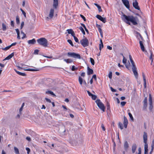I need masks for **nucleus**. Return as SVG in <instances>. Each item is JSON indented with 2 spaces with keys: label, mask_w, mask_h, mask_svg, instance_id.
Returning <instances> with one entry per match:
<instances>
[{
  "label": "nucleus",
  "mask_w": 154,
  "mask_h": 154,
  "mask_svg": "<svg viewBox=\"0 0 154 154\" xmlns=\"http://www.w3.org/2000/svg\"><path fill=\"white\" fill-rule=\"evenodd\" d=\"M122 18H124L127 21H125L127 23L130 25V23L129 22L130 21L134 25L137 24V21H138V19L137 17H134L132 16H127L125 14L122 15Z\"/></svg>",
  "instance_id": "nucleus-1"
},
{
  "label": "nucleus",
  "mask_w": 154,
  "mask_h": 154,
  "mask_svg": "<svg viewBox=\"0 0 154 154\" xmlns=\"http://www.w3.org/2000/svg\"><path fill=\"white\" fill-rule=\"evenodd\" d=\"M129 57L132 65V71L135 78H137L138 77V73L134 61L132 59V57L131 55H129Z\"/></svg>",
  "instance_id": "nucleus-2"
},
{
  "label": "nucleus",
  "mask_w": 154,
  "mask_h": 154,
  "mask_svg": "<svg viewBox=\"0 0 154 154\" xmlns=\"http://www.w3.org/2000/svg\"><path fill=\"white\" fill-rule=\"evenodd\" d=\"M37 42L39 45L45 47H46L48 45V41L44 38H41L37 40Z\"/></svg>",
  "instance_id": "nucleus-3"
},
{
  "label": "nucleus",
  "mask_w": 154,
  "mask_h": 154,
  "mask_svg": "<svg viewBox=\"0 0 154 154\" xmlns=\"http://www.w3.org/2000/svg\"><path fill=\"white\" fill-rule=\"evenodd\" d=\"M96 103H97L98 106L100 109L103 112L105 111V107L103 103L101 102L100 99H97L95 101Z\"/></svg>",
  "instance_id": "nucleus-4"
},
{
  "label": "nucleus",
  "mask_w": 154,
  "mask_h": 154,
  "mask_svg": "<svg viewBox=\"0 0 154 154\" xmlns=\"http://www.w3.org/2000/svg\"><path fill=\"white\" fill-rule=\"evenodd\" d=\"M67 55L69 57L78 59H81V56L80 54L74 52H68L67 54Z\"/></svg>",
  "instance_id": "nucleus-5"
},
{
  "label": "nucleus",
  "mask_w": 154,
  "mask_h": 154,
  "mask_svg": "<svg viewBox=\"0 0 154 154\" xmlns=\"http://www.w3.org/2000/svg\"><path fill=\"white\" fill-rule=\"evenodd\" d=\"M80 42L82 45L84 47L87 46L89 45V42L86 38L81 40Z\"/></svg>",
  "instance_id": "nucleus-6"
},
{
  "label": "nucleus",
  "mask_w": 154,
  "mask_h": 154,
  "mask_svg": "<svg viewBox=\"0 0 154 154\" xmlns=\"http://www.w3.org/2000/svg\"><path fill=\"white\" fill-rule=\"evenodd\" d=\"M149 109L150 111H151L153 108L152 101V97L150 94L149 95Z\"/></svg>",
  "instance_id": "nucleus-7"
},
{
  "label": "nucleus",
  "mask_w": 154,
  "mask_h": 154,
  "mask_svg": "<svg viewBox=\"0 0 154 154\" xmlns=\"http://www.w3.org/2000/svg\"><path fill=\"white\" fill-rule=\"evenodd\" d=\"M122 1L125 7L127 9H129L130 5L128 1V0H122Z\"/></svg>",
  "instance_id": "nucleus-8"
},
{
  "label": "nucleus",
  "mask_w": 154,
  "mask_h": 154,
  "mask_svg": "<svg viewBox=\"0 0 154 154\" xmlns=\"http://www.w3.org/2000/svg\"><path fill=\"white\" fill-rule=\"evenodd\" d=\"M96 17L100 20L105 23L106 22V18L104 17H103L99 15H97L96 16Z\"/></svg>",
  "instance_id": "nucleus-9"
},
{
  "label": "nucleus",
  "mask_w": 154,
  "mask_h": 154,
  "mask_svg": "<svg viewBox=\"0 0 154 154\" xmlns=\"http://www.w3.org/2000/svg\"><path fill=\"white\" fill-rule=\"evenodd\" d=\"M133 7L136 9L138 10H140V7L138 6V3L136 0L133 2Z\"/></svg>",
  "instance_id": "nucleus-10"
},
{
  "label": "nucleus",
  "mask_w": 154,
  "mask_h": 154,
  "mask_svg": "<svg viewBox=\"0 0 154 154\" xmlns=\"http://www.w3.org/2000/svg\"><path fill=\"white\" fill-rule=\"evenodd\" d=\"M143 142L145 143L144 145L147 144V133L146 132H144L143 133Z\"/></svg>",
  "instance_id": "nucleus-11"
},
{
  "label": "nucleus",
  "mask_w": 154,
  "mask_h": 154,
  "mask_svg": "<svg viewBox=\"0 0 154 154\" xmlns=\"http://www.w3.org/2000/svg\"><path fill=\"white\" fill-rule=\"evenodd\" d=\"M128 123V119H127L126 117L124 116V122L123 124L124 125V127L125 128H126L127 127V125Z\"/></svg>",
  "instance_id": "nucleus-12"
},
{
  "label": "nucleus",
  "mask_w": 154,
  "mask_h": 154,
  "mask_svg": "<svg viewBox=\"0 0 154 154\" xmlns=\"http://www.w3.org/2000/svg\"><path fill=\"white\" fill-rule=\"evenodd\" d=\"M54 9L52 8L51 9L49 15V19H51L54 16Z\"/></svg>",
  "instance_id": "nucleus-13"
},
{
  "label": "nucleus",
  "mask_w": 154,
  "mask_h": 154,
  "mask_svg": "<svg viewBox=\"0 0 154 154\" xmlns=\"http://www.w3.org/2000/svg\"><path fill=\"white\" fill-rule=\"evenodd\" d=\"M58 6V0H53V7L56 9Z\"/></svg>",
  "instance_id": "nucleus-14"
},
{
  "label": "nucleus",
  "mask_w": 154,
  "mask_h": 154,
  "mask_svg": "<svg viewBox=\"0 0 154 154\" xmlns=\"http://www.w3.org/2000/svg\"><path fill=\"white\" fill-rule=\"evenodd\" d=\"M139 43L141 50L143 51H145V49L142 41H140Z\"/></svg>",
  "instance_id": "nucleus-15"
},
{
  "label": "nucleus",
  "mask_w": 154,
  "mask_h": 154,
  "mask_svg": "<svg viewBox=\"0 0 154 154\" xmlns=\"http://www.w3.org/2000/svg\"><path fill=\"white\" fill-rule=\"evenodd\" d=\"M87 74L88 75H90L91 74H93V70L89 68V67L88 66L87 67Z\"/></svg>",
  "instance_id": "nucleus-16"
},
{
  "label": "nucleus",
  "mask_w": 154,
  "mask_h": 154,
  "mask_svg": "<svg viewBox=\"0 0 154 154\" xmlns=\"http://www.w3.org/2000/svg\"><path fill=\"white\" fill-rule=\"evenodd\" d=\"M66 31L67 32L68 34H71L72 36L75 35V34L72 29H68L66 30Z\"/></svg>",
  "instance_id": "nucleus-17"
},
{
  "label": "nucleus",
  "mask_w": 154,
  "mask_h": 154,
  "mask_svg": "<svg viewBox=\"0 0 154 154\" xmlns=\"http://www.w3.org/2000/svg\"><path fill=\"white\" fill-rule=\"evenodd\" d=\"M14 55V53L13 52L10 54L9 55L8 57H6L3 60H8L11 59Z\"/></svg>",
  "instance_id": "nucleus-18"
},
{
  "label": "nucleus",
  "mask_w": 154,
  "mask_h": 154,
  "mask_svg": "<svg viewBox=\"0 0 154 154\" xmlns=\"http://www.w3.org/2000/svg\"><path fill=\"white\" fill-rule=\"evenodd\" d=\"M137 147V145L135 143H134L133 144L132 146V153H134L135 152Z\"/></svg>",
  "instance_id": "nucleus-19"
},
{
  "label": "nucleus",
  "mask_w": 154,
  "mask_h": 154,
  "mask_svg": "<svg viewBox=\"0 0 154 154\" xmlns=\"http://www.w3.org/2000/svg\"><path fill=\"white\" fill-rule=\"evenodd\" d=\"M129 147L128 144L126 141L125 142L124 144V148L126 151H127Z\"/></svg>",
  "instance_id": "nucleus-20"
},
{
  "label": "nucleus",
  "mask_w": 154,
  "mask_h": 154,
  "mask_svg": "<svg viewBox=\"0 0 154 154\" xmlns=\"http://www.w3.org/2000/svg\"><path fill=\"white\" fill-rule=\"evenodd\" d=\"M36 42V41L35 38H33L31 40H28V43L29 44H34Z\"/></svg>",
  "instance_id": "nucleus-21"
},
{
  "label": "nucleus",
  "mask_w": 154,
  "mask_h": 154,
  "mask_svg": "<svg viewBox=\"0 0 154 154\" xmlns=\"http://www.w3.org/2000/svg\"><path fill=\"white\" fill-rule=\"evenodd\" d=\"M97 26H98V31L99 32L100 35L102 37H103V32L101 28H100V25H97Z\"/></svg>",
  "instance_id": "nucleus-22"
},
{
  "label": "nucleus",
  "mask_w": 154,
  "mask_h": 154,
  "mask_svg": "<svg viewBox=\"0 0 154 154\" xmlns=\"http://www.w3.org/2000/svg\"><path fill=\"white\" fill-rule=\"evenodd\" d=\"M154 146V140H153L152 143L150 151L149 152V154H152L153 150V146Z\"/></svg>",
  "instance_id": "nucleus-23"
},
{
  "label": "nucleus",
  "mask_w": 154,
  "mask_h": 154,
  "mask_svg": "<svg viewBox=\"0 0 154 154\" xmlns=\"http://www.w3.org/2000/svg\"><path fill=\"white\" fill-rule=\"evenodd\" d=\"M100 44L99 45V49L101 51L102 48L103 47V45L102 42V41L101 39L100 40Z\"/></svg>",
  "instance_id": "nucleus-24"
},
{
  "label": "nucleus",
  "mask_w": 154,
  "mask_h": 154,
  "mask_svg": "<svg viewBox=\"0 0 154 154\" xmlns=\"http://www.w3.org/2000/svg\"><path fill=\"white\" fill-rule=\"evenodd\" d=\"M148 144L144 145V154H148Z\"/></svg>",
  "instance_id": "nucleus-25"
},
{
  "label": "nucleus",
  "mask_w": 154,
  "mask_h": 154,
  "mask_svg": "<svg viewBox=\"0 0 154 154\" xmlns=\"http://www.w3.org/2000/svg\"><path fill=\"white\" fill-rule=\"evenodd\" d=\"M14 70L16 72V73L18 74L23 76H26V75L24 73H22L21 72H20L18 71H17V70H16L15 69H14Z\"/></svg>",
  "instance_id": "nucleus-26"
},
{
  "label": "nucleus",
  "mask_w": 154,
  "mask_h": 154,
  "mask_svg": "<svg viewBox=\"0 0 154 154\" xmlns=\"http://www.w3.org/2000/svg\"><path fill=\"white\" fill-rule=\"evenodd\" d=\"M142 76L143 80L144 83V86L145 87H146V77L144 74L143 73H142Z\"/></svg>",
  "instance_id": "nucleus-27"
},
{
  "label": "nucleus",
  "mask_w": 154,
  "mask_h": 154,
  "mask_svg": "<svg viewBox=\"0 0 154 154\" xmlns=\"http://www.w3.org/2000/svg\"><path fill=\"white\" fill-rule=\"evenodd\" d=\"M94 5L97 7V8H98V11L99 12H100L102 11V10L101 9V7L99 5H98L97 3H94Z\"/></svg>",
  "instance_id": "nucleus-28"
},
{
  "label": "nucleus",
  "mask_w": 154,
  "mask_h": 154,
  "mask_svg": "<svg viewBox=\"0 0 154 154\" xmlns=\"http://www.w3.org/2000/svg\"><path fill=\"white\" fill-rule=\"evenodd\" d=\"M127 111H128V115H129L130 118L131 120L132 121H133L134 120V118L132 116V115L130 112H129L130 111L129 110H127Z\"/></svg>",
  "instance_id": "nucleus-29"
},
{
  "label": "nucleus",
  "mask_w": 154,
  "mask_h": 154,
  "mask_svg": "<svg viewBox=\"0 0 154 154\" xmlns=\"http://www.w3.org/2000/svg\"><path fill=\"white\" fill-rule=\"evenodd\" d=\"M26 71H38L39 70V69H28L26 70H25Z\"/></svg>",
  "instance_id": "nucleus-30"
},
{
  "label": "nucleus",
  "mask_w": 154,
  "mask_h": 154,
  "mask_svg": "<svg viewBox=\"0 0 154 154\" xmlns=\"http://www.w3.org/2000/svg\"><path fill=\"white\" fill-rule=\"evenodd\" d=\"M64 61L66 62L67 63H72V60L68 59H65L64 60Z\"/></svg>",
  "instance_id": "nucleus-31"
},
{
  "label": "nucleus",
  "mask_w": 154,
  "mask_h": 154,
  "mask_svg": "<svg viewBox=\"0 0 154 154\" xmlns=\"http://www.w3.org/2000/svg\"><path fill=\"white\" fill-rule=\"evenodd\" d=\"M79 81L80 84L82 85L83 83V80L82 78L80 76H79Z\"/></svg>",
  "instance_id": "nucleus-32"
},
{
  "label": "nucleus",
  "mask_w": 154,
  "mask_h": 154,
  "mask_svg": "<svg viewBox=\"0 0 154 154\" xmlns=\"http://www.w3.org/2000/svg\"><path fill=\"white\" fill-rule=\"evenodd\" d=\"M15 152L16 154H20L18 149L16 147L14 148Z\"/></svg>",
  "instance_id": "nucleus-33"
},
{
  "label": "nucleus",
  "mask_w": 154,
  "mask_h": 154,
  "mask_svg": "<svg viewBox=\"0 0 154 154\" xmlns=\"http://www.w3.org/2000/svg\"><path fill=\"white\" fill-rule=\"evenodd\" d=\"M46 93L47 94H50L51 95L55 96V94H54L53 92L51 91H47L46 92Z\"/></svg>",
  "instance_id": "nucleus-34"
},
{
  "label": "nucleus",
  "mask_w": 154,
  "mask_h": 154,
  "mask_svg": "<svg viewBox=\"0 0 154 154\" xmlns=\"http://www.w3.org/2000/svg\"><path fill=\"white\" fill-rule=\"evenodd\" d=\"M81 25H82V26L84 28V29H85V31L87 32V33L88 34L89 33L88 30L86 28L85 24L83 23H81Z\"/></svg>",
  "instance_id": "nucleus-35"
},
{
  "label": "nucleus",
  "mask_w": 154,
  "mask_h": 154,
  "mask_svg": "<svg viewBox=\"0 0 154 154\" xmlns=\"http://www.w3.org/2000/svg\"><path fill=\"white\" fill-rule=\"evenodd\" d=\"M79 29L81 31L84 35H85V32L82 26L79 27Z\"/></svg>",
  "instance_id": "nucleus-36"
},
{
  "label": "nucleus",
  "mask_w": 154,
  "mask_h": 154,
  "mask_svg": "<svg viewBox=\"0 0 154 154\" xmlns=\"http://www.w3.org/2000/svg\"><path fill=\"white\" fill-rule=\"evenodd\" d=\"M119 127L121 129H122L123 128V125L121 122H119L118 124Z\"/></svg>",
  "instance_id": "nucleus-37"
},
{
  "label": "nucleus",
  "mask_w": 154,
  "mask_h": 154,
  "mask_svg": "<svg viewBox=\"0 0 154 154\" xmlns=\"http://www.w3.org/2000/svg\"><path fill=\"white\" fill-rule=\"evenodd\" d=\"M138 34H139V36H140V38H139L138 39V40H139L140 41H144V39L143 38V37H142V36H141V35H140V34L139 33H138Z\"/></svg>",
  "instance_id": "nucleus-38"
},
{
  "label": "nucleus",
  "mask_w": 154,
  "mask_h": 154,
  "mask_svg": "<svg viewBox=\"0 0 154 154\" xmlns=\"http://www.w3.org/2000/svg\"><path fill=\"white\" fill-rule=\"evenodd\" d=\"M24 105V103H23L20 108V109H19V112H20V115L21 114V112L22 111Z\"/></svg>",
  "instance_id": "nucleus-39"
},
{
  "label": "nucleus",
  "mask_w": 154,
  "mask_h": 154,
  "mask_svg": "<svg viewBox=\"0 0 154 154\" xmlns=\"http://www.w3.org/2000/svg\"><path fill=\"white\" fill-rule=\"evenodd\" d=\"M2 29L3 31H5L6 29V26L4 23L2 24Z\"/></svg>",
  "instance_id": "nucleus-40"
},
{
  "label": "nucleus",
  "mask_w": 154,
  "mask_h": 154,
  "mask_svg": "<svg viewBox=\"0 0 154 154\" xmlns=\"http://www.w3.org/2000/svg\"><path fill=\"white\" fill-rule=\"evenodd\" d=\"M90 62H91V64L93 65H94L95 64V62H94V60L91 57V58H90Z\"/></svg>",
  "instance_id": "nucleus-41"
},
{
  "label": "nucleus",
  "mask_w": 154,
  "mask_h": 154,
  "mask_svg": "<svg viewBox=\"0 0 154 154\" xmlns=\"http://www.w3.org/2000/svg\"><path fill=\"white\" fill-rule=\"evenodd\" d=\"M72 36L73 37L75 42L79 43V39L76 37L75 36V35H74V36Z\"/></svg>",
  "instance_id": "nucleus-42"
},
{
  "label": "nucleus",
  "mask_w": 154,
  "mask_h": 154,
  "mask_svg": "<svg viewBox=\"0 0 154 154\" xmlns=\"http://www.w3.org/2000/svg\"><path fill=\"white\" fill-rule=\"evenodd\" d=\"M67 42L72 46H74L71 40L70 39H68L67 40Z\"/></svg>",
  "instance_id": "nucleus-43"
},
{
  "label": "nucleus",
  "mask_w": 154,
  "mask_h": 154,
  "mask_svg": "<svg viewBox=\"0 0 154 154\" xmlns=\"http://www.w3.org/2000/svg\"><path fill=\"white\" fill-rule=\"evenodd\" d=\"M11 47L10 46H7L5 48H2V49L3 50H4V51H6V50H8V49H9Z\"/></svg>",
  "instance_id": "nucleus-44"
},
{
  "label": "nucleus",
  "mask_w": 154,
  "mask_h": 154,
  "mask_svg": "<svg viewBox=\"0 0 154 154\" xmlns=\"http://www.w3.org/2000/svg\"><path fill=\"white\" fill-rule=\"evenodd\" d=\"M21 33L23 35V36L22 37V38L23 39L26 37V35L25 33L23 32V31H21Z\"/></svg>",
  "instance_id": "nucleus-45"
},
{
  "label": "nucleus",
  "mask_w": 154,
  "mask_h": 154,
  "mask_svg": "<svg viewBox=\"0 0 154 154\" xmlns=\"http://www.w3.org/2000/svg\"><path fill=\"white\" fill-rule=\"evenodd\" d=\"M16 21L17 24H18L20 23V20L18 16H17L16 17Z\"/></svg>",
  "instance_id": "nucleus-46"
},
{
  "label": "nucleus",
  "mask_w": 154,
  "mask_h": 154,
  "mask_svg": "<svg viewBox=\"0 0 154 154\" xmlns=\"http://www.w3.org/2000/svg\"><path fill=\"white\" fill-rule=\"evenodd\" d=\"M147 106V103H143V109L145 110Z\"/></svg>",
  "instance_id": "nucleus-47"
},
{
  "label": "nucleus",
  "mask_w": 154,
  "mask_h": 154,
  "mask_svg": "<svg viewBox=\"0 0 154 154\" xmlns=\"http://www.w3.org/2000/svg\"><path fill=\"white\" fill-rule=\"evenodd\" d=\"M39 51V50L38 49H35L34 50V54H38Z\"/></svg>",
  "instance_id": "nucleus-48"
},
{
  "label": "nucleus",
  "mask_w": 154,
  "mask_h": 154,
  "mask_svg": "<svg viewBox=\"0 0 154 154\" xmlns=\"http://www.w3.org/2000/svg\"><path fill=\"white\" fill-rule=\"evenodd\" d=\"M123 60H122L123 63H124V64H125L126 63L127 59L125 58V57L124 56H123Z\"/></svg>",
  "instance_id": "nucleus-49"
},
{
  "label": "nucleus",
  "mask_w": 154,
  "mask_h": 154,
  "mask_svg": "<svg viewBox=\"0 0 154 154\" xmlns=\"http://www.w3.org/2000/svg\"><path fill=\"white\" fill-rule=\"evenodd\" d=\"M112 72H109V79H111L112 78Z\"/></svg>",
  "instance_id": "nucleus-50"
},
{
  "label": "nucleus",
  "mask_w": 154,
  "mask_h": 154,
  "mask_svg": "<svg viewBox=\"0 0 154 154\" xmlns=\"http://www.w3.org/2000/svg\"><path fill=\"white\" fill-rule=\"evenodd\" d=\"M92 99L93 100H95L97 97V96L94 95L92 94L91 96Z\"/></svg>",
  "instance_id": "nucleus-51"
},
{
  "label": "nucleus",
  "mask_w": 154,
  "mask_h": 154,
  "mask_svg": "<svg viewBox=\"0 0 154 154\" xmlns=\"http://www.w3.org/2000/svg\"><path fill=\"white\" fill-rule=\"evenodd\" d=\"M80 16L83 19V20L85 21H86V18H85V17L83 16V15H82V14H80Z\"/></svg>",
  "instance_id": "nucleus-52"
},
{
  "label": "nucleus",
  "mask_w": 154,
  "mask_h": 154,
  "mask_svg": "<svg viewBox=\"0 0 154 154\" xmlns=\"http://www.w3.org/2000/svg\"><path fill=\"white\" fill-rule=\"evenodd\" d=\"M143 103H147V97H145L143 101Z\"/></svg>",
  "instance_id": "nucleus-53"
},
{
  "label": "nucleus",
  "mask_w": 154,
  "mask_h": 154,
  "mask_svg": "<svg viewBox=\"0 0 154 154\" xmlns=\"http://www.w3.org/2000/svg\"><path fill=\"white\" fill-rule=\"evenodd\" d=\"M126 103V102H124V101L122 102L121 103V105L122 106H124L125 105Z\"/></svg>",
  "instance_id": "nucleus-54"
},
{
  "label": "nucleus",
  "mask_w": 154,
  "mask_h": 154,
  "mask_svg": "<svg viewBox=\"0 0 154 154\" xmlns=\"http://www.w3.org/2000/svg\"><path fill=\"white\" fill-rule=\"evenodd\" d=\"M26 150L27 151V153L28 154H29V153L30 152V149L28 147H26Z\"/></svg>",
  "instance_id": "nucleus-55"
},
{
  "label": "nucleus",
  "mask_w": 154,
  "mask_h": 154,
  "mask_svg": "<svg viewBox=\"0 0 154 154\" xmlns=\"http://www.w3.org/2000/svg\"><path fill=\"white\" fill-rule=\"evenodd\" d=\"M24 22H22L21 23V26H20V29H22L23 26L24 25Z\"/></svg>",
  "instance_id": "nucleus-56"
},
{
  "label": "nucleus",
  "mask_w": 154,
  "mask_h": 154,
  "mask_svg": "<svg viewBox=\"0 0 154 154\" xmlns=\"http://www.w3.org/2000/svg\"><path fill=\"white\" fill-rule=\"evenodd\" d=\"M101 127L102 128L103 130V131H105L106 129H105V127H104V126L103 125V124H102L101 125Z\"/></svg>",
  "instance_id": "nucleus-57"
},
{
  "label": "nucleus",
  "mask_w": 154,
  "mask_h": 154,
  "mask_svg": "<svg viewBox=\"0 0 154 154\" xmlns=\"http://www.w3.org/2000/svg\"><path fill=\"white\" fill-rule=\"evenodd\" d=\"M92 79H94L95 80L97 79V77L96 75H94L92 76Z\"/></svg>",
  "instance_id": "nucleus-58"
},
{
  "label": "nucleus",
  "mask_w": 154,
  "mask_h": 154,
  "mask_svg": "<svg viewBox=\"0 0 154 154\" xmlns=\"http://www.w3.org/2000/svg\"><path fill=\"white\" fill-rule=\"evenodd\" d=\"M11 26L13 27L14 26V22L13 20H11Z\"/></svg>",
  "instance_id": "nucleus-59"
},
{
  "label": "nucleus",
  "mask_w": 154,
  "mask_h": 154,
  "mask_svg": "<svg viewBox=\"0 0 154 154\" xmlns=\"http://www.w3.org/2000/svg\"><path fill=\"white\" fill-rule=\"evenodd\" d=\"M17 44V43L15 42H14V43H12L11 45H10V46L11 47L12 46H14V45H16Z\"/></svg>",
  "instance_id": "nucleus-60"
},
{
  "label": "nucleus",
  "mask_w": 154,
  "mask_h": 154,
  "mask_svg": "<svg viewBox=\"0 0 154 154\" xmlns=\"http://www.w3.org/2000/svg\"><path fill=\"white\" fill-rule=\"evenodd\" d=\"M45 99L47 102H48L49 103H51V101L50 99L46 98H45Z\"/></svg>",
  "instance_id": "nucleus-61"
},
{
  "label": "nucleus",
  "mask_w": 154,
  "mask_h": 154,
  "mask_svg": "<svg viewBox=\"0 0 154 154\" xmlns=\"http://www.w3.org/2000/svg\"><path fill=\"white\" fill-rule=\"evenodd\" d=\"M75 67L74 66H72V71H74L75 70Z\"/></svg>",
  "instance_id": "nucleus-62"
},
{
  "label": "nucleus",
  "mask_w": 154,
  "mask_h": 154,
  "mask_svg": "<svg viewBox=\"0 0 154 154\" xmlns=\"http://www.w3.org/2000/svg\"><path fill=\"white\" fill-rule=\"evenodd\" d=\"M87 93H88V95L90 96H92V95L93 94H91V92L89 91H87Z\"/></svg>",
  "instance_id": "nucleus-63"
},
{
  "label": "nucleus",
  "mask_w": 154,
  "mask_h": 154,
  "mask_svg": "<svg viewBox=\"0 0 154 154\" xmlns=\"http://www.w3.org/2000/svg\"><path fill=\"white\" fill-rule=\"evenodd\" d=\"M15 30L17 33V34H20V32L19 30L18 29H15Z\"/></svg>",
  "instance_id": "nucleus-64"
}]
</instances>
